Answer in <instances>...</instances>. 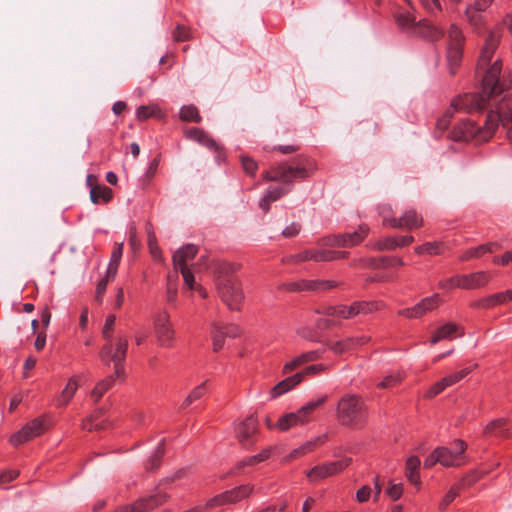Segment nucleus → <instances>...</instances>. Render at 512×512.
I'll list each match as a JSON object with an SVG mask.
<instances>
[{
	"instance_id": "1",
	"label": "nucleus",
	"mask_w": 512,
	"mask_h": 512,
	"mask_svg": "<svg viewBox=\"0 0 512 512\" xmlns=\"http://www.w3.org/2000/svg\"><path fill=\"white\" fill-rule=\"evenodd\" d=\"M499 34L490 31L485 39L478 61V70L483 72L481 93H466L451 102L453 111L471 113L489 108L478 121L466 119L455 125L451 138L455 141H474L483 143L489 141L495 134L499 124L505 128L507 139L512 143V112L506 102V95L499 97L508 89V83L500 77L501 63L490 62L499 43Z\"/></svg>"
},
{
	"instance_id": "2",
	"label": "nucleus",
	"mask_w": 512,
	"mask_h": 512,
	"mask_svg": "<svg viewBox=\"0 0 512 512\" xmlns=\"http://www.w3.org/2000/svg\"><path fill=\"white\" fill-rule=\"evenodd\" d=\"M228 265H220L217 268L215 284L218 295L231 310H239L244 299L240 283L231 273Z\"/></svg>"
},
{
	"instance_id": "3",
	"label": "nucleus",
	"mask_w": 512,
	"mask_h": 512,
	"mask_svg": "<svg viewBox=\"0 0 512 512\" xmlns=\"http://www.w3.org/2000/svg\"><path fill=\"white\" fill-rule=\"evenodd\" d=\"M394 18L398 28L410 36L422 37L429 41H437L443 36L442 28L427 20L416 22V18L410 11L399 9Z\"/></svg>"
},
{
	"instance_id": "4",
	"label": "nucleus",
	"mask_w": 512,
	"mask_h": 512,
	"mask_svg": "<svg viewBox=\"0 0 512 512\" xmlns=\"http://www.w3.org/2000/svg\"><path fill=\"white\" fill-rule=\"evenodd\" d=\"M104 344L99 352V358L105 363H113L115 375L121 377L124 373L123 363L128 350V338L123 332L115 336L103 339Z\"/></svg>"
},
{
	"instance_id": "5",
	"label": "nucleus",
	"mask_w": 512,
	"mask_h": 512,
	"mask_svg": "<svg viewBox=\"0 0 512 512\" xmlns=\"http://www.w3.org/2000/svg\"><path fill=\"white\" fill-rule=\"evenodd\" d=\"M336 414L342 425L358 428L366 419V406L359 396L345 395L338 402Z\"/></svg>"
},
{
	"instance_id": "6",
	"label": "nucleus",
	"mask_w": 512,
	"mask_h": 512,
	"mask_svg": "<svg viewBox=\"0 0 512 512\" xmlns=\"http://www.w3.org/2000/svg\"><path fill=\"white\" fill-rule=\"evenodd\" d=\"M312 165H305L298 162L296 165L281 163L274 166L271 171L263 174L267 181H279L284 184H291L294 179H305L309 177Z\"/></svg>"
},
{
	"instance_id": "7",
	"label": "nucleus",
	"mask_w": 512,
	"mask_h": 512,
	"mask_svg": "<svg viewBox=\"0 0 512 512\" xmlns=\"http://www.w3.org/2000/svg\"><path fill=\"white\" fill-rule=\"evenodd\" d=\"M464 36L459 27L452 24L448 31L446 58L451 75L456 73L463 55Z\"/></svg>"
},
{
	"instance_id": "8",
	"label": "nucleus",
	"mask_w": 512,
	"mask_h": 512,
	"mask_svg": "<svg viewBox=\"0 0 512 512\" xmlns=\"http://www.w3.org/2000/svg\"><path fill=\"white\" fill-rule=\"evenodd\" d=\"M379 309L378 302H365L359 301L354 302L350 306L339 305V306H330L325 308L323 311L324 315L327 317H338L343 319H350L360 314H369L373 311Z\"/></svg>"
},
{
	"instance_id": "9",
	"label": "nucleus",
	"mask_w": 512,
	"mask_h": 512,
	"mask_svg": "<svg viewBox=\"0 0 512 512\" xmlns=\"http://www.w3.org/2000/svg\"><path fill=\"white\" fill-rule=\"evenodd\" d=\"M153 326L158 344L164 348L172 347L175 340V329L166 310L154 315Z\"/></svg>"
},
{
	"instance_id": "10",
	"label": "nucleus",
	"mask_w": 512,
	"mask_h": 512,
	"mask_svg": "<svg viewBox=\"0 0 512 512\" xmlns=\"http://www.w3.org/2000/svg\"><path fill=\"white\" fill-rule=\"evenodd\" d=\"M442 299L439 294H433L429 297L423 298L420 302L412 307L400 309L398 315L409 318L419 319L422 318L428 312H431L438 308Z\"/></svg>"
},
{
	"instance_id": "11",
	"label": "nucleus",
	"mask_w": 512,
	"mask_h": 512,
	"mask_svg": "<svg viewBox=\"0 0 512 512\" xmlns=\"http://www.w3.org/2000/svg\"><path fill=\"white\" fill-rule=\"evenodd\" d=\"M46 430L44 420L40 418L33 419L27 423L20 431L11 436L10 442L14 446L21 445L35 437L42 435Z\"/></svg>"
},
{
	"instance_id": "12",
	"label": "nucleus",
	"mask_w": 512,
	"mask_h": 512,
	"mask_svg": "<svg viewBox=\"0 0 512 512\" xmlns=\"http://www.w3.org/2000/svg\"><path fill=\"white\" fill-rule=\"evenodd\" d=\"M466 450V444L462 440L454 443V450L447 447L436 448L440 464L445 467L460 466L463 462V454Z\"/></svg>"
},
{
	"instance_id": "13",
	"label": "nucleus",
	"mask_w": 512,
	"mask_h": 512,
	"mask_svg": "<svg viewBox=\"0 0 512 512\" xmlns=\"http://www.w3.org/2000/svg\"><path fill=\"white\" fill-rule=\"evenodd\" d=\"M352 459L350 457H345L339 461H334L328 464H323L320 466H315L310 471L307 472V478L310 481H317L319 479L332 476L350 465Z\"/></svg>"
},
{
	"instance_id": "14",
	"label": "nucleus",
	"mask_w": 512,
	"mask_h": 512,
	"mask_svg": "<svg viewBox=\"0 0 512 512\" xmlns=\"http://www.w3.org/2000/svg\"><path fill=\"white\" fill-rule=\"evenodd\" d=\"M258 432V421L254 415H250L235 427V435L243 446L254 443L255 435Z\"/></svg>"
},
{
	"instance_id": "15",
	"label": "nucleus",
	"mask_w": 512,
	"mask_h": 512,
	"mask_svg": "<svg viewBox=\"0 0 512 512\" xmlns=\"http://www.w3.org/2000/svg\"><path fill=\"white\" fill-rule=\"evenodd\" d=\"M384 225L392 228L412 230L423 225V218L414 210H407L400 217L384 219Z\"/></svg>"
},
{
	"instance_id": "16",
	"label": "nucleus",
	"mask_w": 512,
	"mask_h": 512,
	"mask_svg": "<svg viewBox=\"0 0 512 512\" xmlns=\"http://www.w3.org/2000/svg\"><path fill=\"white\" fill-rule=\"evenodd\" d=\"M491 279L487 272H476L455 277V286L462 289H475L485 286Z\"/></svg>"
},
{
	"instance_id": "17",
	"label": "nucleus",
	"mask_w": 512,
	"mask_h": 512,
	"mask_svg": "<svg viewBox=\"0 0 512 512\" xmlns=\"http://www.w3.org/2000/svg\"><path fill=\"white\" fill-rule=\"evenodd\" d=\"M512 300V289L505 292L496 293L482 299L474 301L471 306L473 308H484L489 309L500 304H504L507 301Z\"/></svg>"
},
{
	"instance_id": "18",
	"label": "nucleus",
	"mask_w": 512,
	"mask_h": 512,
	"mask_svg": "<svg viewBox=\"0 0 512 512\" xmlns=\"http://www.w3.org/2000/svg\"><path fill=\"white\" fill-rule=\"evenodd\" d=\"M493 0H473L472 3L468 4L465 10L467 20L474 26H478L482 22V16L480 12L485 11Z\"/></svg>"
},
{
	"instance_id": "19",
	"label": "nucleus",
	"mask_w": 512,
	"mask_h": 512,
	"mask_svg": "<svg viewBox=\"0 0 512 512\" xmlns=\"http://www.w3.org/2000/svg\"><path fill=\"white\" fill-rule=\"evenodd\" d=\"M337 286V283L330 280H303L301 282L292 283L289 290H328Z\"/></svg>"
},
{
	"instance_id": "20",
	"label": "nucleus",
	"mask_w": 512,
	"mask_h": 512,
	"mask_svg": "<svg viewBox=\"0 0 512 512\" xmlns=\"http://www.w3.org/2000/svg\"><path fill=\"white\" fill-rule=\"evenodd\" d=\"M414 242L413 236H400L397 238L394 237H386L378 240L374 244V248L379 251L383 250H394L396 248H401L410 245Z\"/></svg>"
},
{
	"instance_id": "21",
	"label": "nucleus",
	"mask_w": 512,
	"mask_h": 512,
	"mask_svg": "<svg viewBox=\"0 0 512 512\" xmlns=\"http://www.w3.org/2000/svg\"><path fill=\"white\" fill-rule=\"evenodd\" d=\"M327 400V396H322L317 400L309 401L305 405L295 412L298 422L300 425H305L312 419L313 412L321 405H323Z\"/></svg>"
},
{
	"instance_id": "22",
	"label": "nucleus",
	"mask_w": 512,
	"mask_h": 512,
	"mask_svg": "<svg viewBox=\"0 0 512 512\" xmlns=\"http://www.w3.org/2000/svg\"><path fill=\"white\" fill-rule=\"evenodd\" d=\"M369 227L366 224L360 225L354 232L340 234L342 247H354L360 244L368 235Z\"/></svg>"
},
{
	"instance_id": "23",
	"label": "nucleus",
	"mask_w": 512,
	"mask_h": 512,
	"mask_svg": "<svg viewBox=\"0 0 512 512\" xmlns=\"http://www.w3.org/2000/svg\"><path fill=\"white\" fill-rule=\"evenodd\" d=\"M167 498L168 496L164 493H157L155 495L143 498L131 507V512H146L160 505L166 501Z\"/></svg>"
},
{
	"instance_id": "24",
	"label": "nucleus",
	"mask_w": 512,
	"mask_h": 512,
	"mask_svg": "<svg viewBox=\"0 0 512 512\" xmlns=\"http://www.w3.org/2000/svg\"><path fill=\"white\" fill-rule=\"evenodd\" d=\"M304 379L303 373H296L293 376L287 377L286 379L279 382L276 386L271 389L272 398H277L284 393L290 391L292 388L297 386Z\"/></svg>"
},
{
	"instance_id": "25",
	"label": "nucleus",
	"mask_w": 512,
	"mask_h": 512,
	"mask_svg": "<svg viewBox=\"0 0 512 512\" xmlns=\"http://www.w3.org/2000/svg\"><path fill=\"white\" fill-rule=\"evenodd\" d=\"M304 379L303 373H296L293 376L287 377L286 379L279 382L276 386L271 389L272 398H277L284 393L290 391L292 388L297 386Z\"/></svg>"
},
{
	"instance_id": "26",
	"label": "nucleus",
	"mask_w": 512,
	"mask_h": 512,
	"mask_svg": "<svg viewBox=\"0 0 512 512\" xmlns=\"http://www.w3.org/2000/svg\"><path fill=\"white\" fill-rule=\"evenodd\" d=\"M198 252L197 246L193 244H187L181 249H178L173 254V265L175 270H178L180 266H187V261L192 260Z\"/></svg>"
},
{
	"instance_id": "27",
	"label": "nucleus",
	"mask_w": 512,
	"mask_h": 512,
	"mask_svg": "<svg viewBox=\"0 0 512 512\" xmlns=\"http://www.w3.org/2000/svg\"><path fill=\"white\" fill-rule=\"evenodd\" d=\"M460 330V327L457 326L454 323H446L445 325L439 327L432 338L430 339V342L432 345L442 341V340H450L453 339L456 335V333Z\"/></svg>"
},
{
	"instance_id": "28",
	"label": "nucleus",
	"mask_w": 512,
	"mask_h": 512,
	"mask_svg": "<svg viewBox=\"0 0 512 512\" xmlns=\"http://www.w3.org/2000/svg\"><path fill=\"white\" fill-rule=\"evenodd\" d=\"M185 135L188 139L196 141L209 149L216 150L218 148L216 142L201 129L188 128L185 130Z\"/></svg>"
},
{
	"instance_id": "29",
	"label": "nucleus",
	"mask_w": 512,
	"mask_h": 512,
	"mask_svg": "<svg viewBox=\"0 0 512 512\" xmlns=\"http://www.w3.org/2000/svg\"><path fill=\"white\" fill-rule=\"evenodd\" d=\"M319 358H320V354L318 351L306 352V353L294 358L290 362H288L284 366L283 373H285V374L290 373L293 370L297 369L298 367H300L306 363L313 362Z\"/></svg>"
},
{
	"instance_id": "30",
	"label": "nucleus",
	"mask_w": 512,
	"mask_h": 512,
	"mask_svg": "<svg viewBox=\"0 0 512 512\" xmlns=\"http://www.w3.org/2000/svg\"><path fill=\"white\" fill-rule=\"evenodd\" d=\"M510 427L505 419H497L490 422L485 429V433L500 438L509 437Z\"/></svg>"
},
{
	"instance_id": "31",
	"label": "nucleus",
	"mask_w": 512,
	"mask_h": 512,
	"mask_svg": "<svg viewBox=\"0 0 512 512\" xmlns=\"http://www.w3.org/2000/svg\"><path fill=\"white\" fill-rule=\"evenodd\" d=\"M420 464V459L417 456H411L406 461L405 474L409 482L414 485L420 484V477L418 475Z\"/></svg>"
},
{
	"instance_id": "32",
	"label": "nucleus",
	"mask_w": 512,
	"mask_h": 512,
	"mask_svg": "<svg viewBox=\"0 0 512 512\" xmlns=\"http://www.w3.org/2000/svg\"><path fill=\"white\" fill-rule=\"evenodd\" d=\"M78 389V381L75 377L69 379L67 385L62 390L61 394L57 398V406L64 407L66 406L70 400L75 395Z\"/></svg>"
},
{
	"instance_id": "33",
	"label": "nucleus",
	"mask_w": 512,
	"mask_h": 512,
	"mask_svg": "<svg viewBox=\"0 0 512 512\" xmlns=\"http://www.w3.org/2000/svg\"><path fill=\"white\" fill-rule=\"evenodd\" d=\"M136 117L138 120H146L150 117L162 119L164 114L159 106L155 104L139 106L136 111Z\"/></svg>"
},
{
	"instance_id": "34",
	"label": "nucleus",
	"mask_w": 512,
	"mask_h": 512,
	"mask_svg": "<svg viewBox=\"0 0 512 512\" xmlns=\"http://www.w3.org/2000/svg\"><path fill=\"white\" fill-rule=\"evenodd\" d=\"M90 198L94 204L107 203L112 198V190L106 186L95 185L90 190Z\"/></svg>"
},
{
	"instance_id": "35",
	"label": "nucleus",
	"mask_w": 512,
	"mask_h": 512,
	"mask_svg": "<svg viewBox=\"0 0 512 512\" xmlns=\"http://www.w3.org/2000/svg\"><path fill=\"white\" fill-rule=\"evenodd\" d=\"M253 492V486L242 485L232 490L226 491L229 504L237 503L238 501L247 498Z\"/></svg>"
},
{
	"instance_id": "36",
	"label": "nucleus",
	"mask_w": 512,
	"mask_h": 512,
	"mask_svg": "<svg viewBox=\"0 0 512 512\" xmlns=\"http://www.w3.org/2000/svg\"><path fill=\"white\" fill-rule=\"evenodd\" d=\"M116 375L108 376L107 378L100 380L94 389L91 391V397L94 399L95 402H98L101 397L105 394L106 391H108L114 383Z\"/></svg>"
},
{
	"instance_id": "37",
	"label": "nucleus",
	"mask_w": 512,
	"mask_h": 512,
	"mask_svg": "<svg viewBox=\"0 0 512 512\" xmlns=\"http://www.w3.org/2000/svg\"><path fill=\"white\" fill-rule=\"evenodd\" d=\"M102 414H103V410L99 409L94 414L87 417L82 423V429H85L88 431L105 429L106 422L99 420V417Z\"/></svg>"
},
{
	"instance_id": "38",
	"label": "nucleus",
	"mask_w": 512,
	"mask_h": 512,
	"mask_svg": "<svg viewBox=\"0 0 512 512\" xmlns=\"http://www.w3.org/2000/svg\"><path fill=\"white\" fill-rule=\"evenodd\" d=\"M179 117L182 121L199 123L201 116L194 105L183 106L180 109Z\"/></svg>"
},
{
	"instance_id": "39",
	"label": "nucleus",
	"mask_w": 512,
	"mask_h": 512,
	"mask_svg": "<svg viewBox=\"0 0 512 512\" xmlns=\"http://www.w3.org/2000/svg\"><path fill=\"white\" fill-rule=\"evenodd\" d=\"M498 248L499 246L496 243L484 244L479 247L468 250L464 255V259L478 258L485 253L494 252Z\"/></svg>"
},
{
	"instance_id": "40",
	"label": "nucleus",
	"mask_w": 512,
	"mask_h": 512,
	"mask_svg": "<svg viewBox=\"0 0 512 512\" xmlns=\"http://www.w3.org/2000/svg\"><path fill=\"white\" fill-rule=\"evenodd\" d=\"M206 383L207 382H203L200 385L193 388V390L188 394V396L182 402L180 408L185 409L186 407L191 405L193 402H195L196 400L203 397V395L206 393Z\"/></svg>"
},
{
	"instance_id": "41",
	"label": "nucleus",
	"mask_w": 512,
	"mask_h": 512,
	"mask_svg": "<svg viewBox=\"0 0 512 512\" xmlns=\"http://www.w3.org/2000/svg\"><path fill=\"white\" fill-rule=\"evenodd\" d=\"M354 343H355V339L352 337H349L342 341L330 342L328 344V346L334 353L342 354L346 351H349V350L355 348Z\"/></svg>"
},
{
	"instance_id": "42",
	"label": "nucleus",
	"mask_w": 512,
	"mask_h": 512,
	"mask_svg": "<svg viewBox=\"0 0 512 512\" xmlns=\"http://www.w3.org/2000/svg\"><path fill=\"white\" fill-rule=\"evenodd\" d=\"M298 425H300V423L298 422V418H297L295 412H293V413H288V414L283 415L278 420V422L276 424V428H278L281 431H287L290 428L298 426Z\"/></svg>"
},
{
	"instance_id": "43",
	"label": "nucleus",
	"mask_w": 512,
	"mask_h": 512,
	"mask_svg": "<svg viewBox=\"0 0 512 512\" xmlns=\"http://www.w3.org/2000/svg\"><path fill=\"white\" fill-rule=\"evenodd\" d=\"M369 265L379 268V267H388V266H403L404 262L401 258H387L382 257L379 260L371 259Z\"/></svg>"
},
{
	"instance_id": "44",
	"label": "nucleus",
	"mask_w": 512,
	"mask_h": 512,
	"mask_svg": "<svg viewBox=\"0 0 512 512\" xmlns=\"http://www.w3.org/2000/svg\"><path fill=\"white\" fill-rule=\"evenodd\" d=\"M477 367V364L473 365L472 367L464 368L458 372H455L449 376L444 377L445 382L447 383L448 387L452 386L459 381H461L465 376H467L471 371Z\"/></svg>"
},
{
	"instance_id": "45",
	"label": "nucleus",
	"mask_w": 512,
	"mask_h": 512,
	"mask_svg": "<svg viewBox=\"0 0 512 512\" xmlns=\"http://www.w3.org/2000/svg\"><path fill=\"white\" fill-rule=\"evenodd\" d=\"M461 489L462 488L460 487L459 484H455L454 486H452L439 503V509L445 510L448 507V505L459 495Z\"/></svg>"
},
{
	"instance_id": "46",
	"label": "nucleus",
	"mask_w": 512,
	"mask_h": 512,
	"mask_svg": "<svg viewBox=\"0 0 512 512\" xmlns=\"http://www.w3.org/2000/svg\"><path fill=\"white\" fill-rule=\"evenodd\" d=\"M148 247L153 259L158 262H163L161 250L157 244L155 235L152 233L148 234Z\"/></svg>"
},
{
	"instance_id": "47",
	"label": "nucleus",
	"mask_w": 512,
	"mask_h": 512,
	"mask_svg": "<svg viewBox=\"0 0 512 512\" xmlns=\"http://www.w3.org/2000/svg\"><path fill=\"white\" fill-rule=\"evenodd\" d=\"M164 454V440L160 442L158 447L156 448L154 454L151 456L148 462V469L154 470L160 466L161 458Z\"/></svg>"
},
{
	"instance_id": "48",
	"label": "nucleus",
	"mask_w": 512,
	"mask_h": 512,
	"mask_svg": "<svg viewBox=\"0 0 512 512\" xmlns=\"http://www.w3.org/2000/svg\"><path fill=\"white\" fill-rule=\"evenodd\" d=\"M229 504L228 498L226 496V493H221L219 495L214 496L210 500L206 502L205 505H202V507H205V512L208 510L214 509L216 507H220L223 505Z\"/></svg>"
},
{
	"instance_id": "49",
	"label": "nucleus",
	"mask_w": 512,
	"mask_h": 512,
	"mask_svg": "<svg viewBox=\"0 0 512 512\" xmlns=\"http://www.w3.org/2000/svg\"><path fill=\"white\" fill-rule=\"evenodd\" d=\"M313 261L316 262H328L335 260V253L332 250L326 249H312Z\"/></svg>"
},
{
	"instance_id": "50",
	"label": "nucleus",
	"mask_w": 512,
	"mask_h": 512,
	"mask_svg": "<svg viewBox=\"0 0 512 512\" xmlns=\"http://www.w3.org/2000/svg\"><path fill=\"white\" fill-rule=\"evenodd\" d=\"M422 7L430 15L436 16L442 12V5L440 0H420Z\"/></svg>"
},
{
	"instance_id": "51",
	"label": "nucleus",
	"mask_w": 512,
	"mask_h": 512,
	"mask_svg": "<svg viewBox=\"0 0 512 512\" xmlns=\"http://www.w3.org/2000/svg\"><path fill=\"white\" fill-rule=\"evenodd\" d=\"M224 331L220 327V325H215L212 331V339H213V347L214 351L220 350L224 345Z\"/></svg>"
},
{
	"instance_id": "52",
	"label": "nucleus",
	"mask_w": 512,
	"mask_h": 512,
	"mask_svg": "<svg viewBox=\"0 0 512 512\" xmlns=\"http://www.w3.org/2000/svg\"><path fill=\"white\" fill-rule=\"evenodd\" d=\"M453 109L451 107L445 112V114L439 118L436 122V132L441 135L449 126L450 119L453 115Z\"/></svg>"
},
{
	"instance_id": "53",
	"label": "nucleus",
	"mask_w": 512,
	"mask_h": 512,
	"mask_svg": "<svg viewBox=\"0 0 512 512\" xmlns=\"http://www.w3.org/2000/svg\"><path fill=\"white\" fill-rule=\"evenodd\" d=\"M115 322H116V316L115 315H109L106 318L105 324H104V326L102 328V332H101L103 339L110 338V337H113V336L116 335V334H114Z\"/></svg>"
},
{
	"instance_id": "54",
	"label": "nucleus",
	"mask_w": 512,
	"mask_h": 512,
	"mask_svg": "<svg viewBox=\"0 0 512 512\" xmlns=\"http://www.w3.org/2000/svg\"><path fill=\"white\" fill-rule=\"evenodd\" d=\"M417 254L436 255L440 253V245L438 243H425L415 248Z\"/></svg>"
},
{
	"instance_id": "55",
	"label": "nucleus",
	"mask_w": 512,
	"mask_h": 512,
	"mask_svg": "<svg viewBox=\"0 0 512 512\" xmlns=\"http://www.w3.org/2000/svg\"><path fill=\"white\" fill-rule=\"evenodd\" d=\"M402 375L399 373L387 375L377 386L381 389L391 388L402 380Z\"/></svg>"
},
{
	"instance_id": "56",
	"label": "nucleus",
	"mask_w": 512,
	"mask_h": 512,
	"mask_svg": "<svg viewBox=\"0 0 512 512\" xmlns=\"http://www.w3.org/2000/svg\"><path fill=\"white\" fill-rule=\"evenodd\" d=\"M447 387H448V385L445 382V379L443 378L440 381L436 382L433 386H431L425 393L424 397L427 399H431V398L437 396L438 394H440Z\"/></svg>"
},
{
	"instance_id": "57",
	"label": "nucleus",
	"mask_w": 512,
	"mask_h": 512,
	"mask_svg": "<svg viewBox=\"0 0 512 512\" xmlns=\"http://www.w3.org/2000/svg\"><path fill=\"white\" fill-rule=\"evenodd\" d=\"M387 495L392 500H398L403 493V485L401 483H389V487L386 490Z\"/></svg>"
},
{
	"instance_id": "58",
	"label": "nucleus",
	"mask_w": 512,
	"mask_h": 512,
	"mask_svg": "<svg viewBox=\"0 0 512 512\" xmlns=\"http://www.w3.org/2000/svg\"><path fill=\"white\" fill-rule=\"evenodd\" d=\"M178 270H180V272L183 276L185 285L189 289H194L195 288V280H194V276H193V273L191 272V270L187 266H180V267H178Z\"/></svg>"
},
{
	"instance_id": "59",
	"label": "nucleus",
	"mask_w": 512,
	"mask_h": 512,
	"mask_svg": "<svg viewBox=\"0 0 512 512\" xmlns=\"http://www.w3.org/2000/svg\"><path fill=\"white\" fill-rule=\"evenodd\" d=\"M241 163L247 174L253 175L256 172L257 163L252 158L248 156H241Z\"/></svg>"
},
{
	"instance_id": "60",
	"label": "nucleus",
	"mask_w": 512,
	"mask_h": 512,
	"mask_svg": "<svg viewBox=\"0 0 512 512\" xmlns=\"http://www.w3.org/2000/svg\"><path fill=\"white\" fill-rule=\"evenodd\" d=\"M319 243L324 247H342L340 234L325 237Z\"/></svg>"
},
{
	"instance_id": "61",
	"label": "nucleus",
	"mask_w": 512,
	"mask_h": 512,
	"mask_svg": "<svg viewBox=\"0 0 512 512\" xmlns=\"http://www.w3.org/2000/svg\"><path fill=\"white\" fill-rule=\"evenodd\" d=\"M173 37L176 41H187L191 38V33L186 27L178 25L173 32Z\"/></svg>"
},
{
	"instance_id": "62",
	"label": "nucleus",
	"mask_w": 512,
	"mask_h": 512,
	"mask_svg": "<svg viewBox=\"0 0 512 512\" xmlns=\"http://www.w3.org/2000/svg\"><path fill=\"white\" fill-rule=\"evenodd\" d=\"M270 456V449H265L261 453L248 458L243 462L244 465H255L266 460Z\"/></svg>"
},
{
	"instance_id": "63",
	"label": "nucleus",
	"mask_w": 512,
	"mask_h": 512,
	"mask_svg": "<svg viewBox=\"0 0 512 512\" xmlns=\"http://www.w3.org/2000/svg\"><path fill=\"white\" fill-rule=\"evenodd\" d=\"M288 192H289V189H286L284 187H277V188L268 190L267 193H266V196H268L270 201L273 202V201L278 200L279 198H281L282 196H284Z\"/></svg>"
},
{
	"instance_id": "64",
	"label": "nucleus",
	"mask_w": 512,
	"mask_h": 512,
	"mask_svg": "<svg viewBox=\"0 0 512 512\" xmlns=\"http://www.w3.org/2000/svg\"><path fill=\"white\" fill-rule=\"evenodd\" d=\"M220 327L224 331V335L230 338L237 337L241 333L240 328L234 324L220 325Z\"/></svg>"
}]
</instances>
